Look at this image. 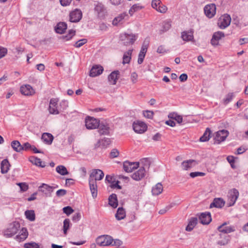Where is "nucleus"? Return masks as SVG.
Wrapping results in <instances>:
<instances>
[{
    "mask_svg": "<svg viewBox=\"0 0 248 248\" xmlns=\"http://www.w3.org/2000/svg\"><path fill=\"white\" fill-rule=\"evenodd\" d=\"M104 176V172L99 169L93 170L90 175L89 183L91 192L93 198L97 195V180H102Z\"/></svg>",
    "mask_w": 248,
    "mask_h": 248,
    "instance_id": "nucleus-1",
    "label": "nucleus"
},
{
    "mask_svg": "<svg viewBox=\"0 0 248 248\" xmlns=\"http://www.w3.org/2000/svg\"><path fill=\"white\" fill-rule=\"evenodd\" d=\"M20 227V225L18 222H13L10 224L7 228L3 231V235L6 238L12 237L17 233Z\"/></svg>",
    "mask_w": 248,
    "mask_h": 248,
    "instance_id": "nucleus-2",
    "label": "nucleus"
},
{
    "mask_svg": "<svg viewBox=\"0 0 248 248\" xmlns=\"http://www.w3.org/2000/svg\"><path fill=\"white\" fill-rule=\"evenodd\" d=\"M138 37V34L123 33L120 35V40L125 46L132 45L134 43Z\"/></svg>",
    "mask_w": 248,
    "mask_h": 248,
    "instance_id": "nucleus-3",
    "label": "nucleus"
},
{
    "mask_svg": "<svg viewBox=\"0 0 248 248\" xmlns=\"http://www.w3.org/2000/svg\"><path fill=\"white\" fill-rule=\"evenodd\" d=\"M113 243V238L109 235H102L96 239V243L100 246L110 245Z\"/></svg>",
    "mask_w": 248,
    "mask_h": 248,
    "instance_id": "nucleus-4",
    "label": "nucleus"
},
{
    "mask_svg": "<svg viewBox=\"0 0 248 248\" xmlns=\"http://www.w3.org/2000/svg\"><path fill=\"white\" fill-rule=\"evenodd\" d=\"M231 21V18L230 16L228 14H225L219 18L217 24L220 29H224L230 25Z\"/></svg>",
    "mask_w": 248,
    "mask_h": 248,
    "instance_id": "nucleus-5",
    "label": "nucleus"
},
{
    "mask_svg": "<svg viewBox=\"0 0 248 248\" xmlns=\"http://www.w3.org/2000/svg\"><path fill=\"white\" fill-rule=\"evenodd\" d=\"M133 128L136 133L141 134L147 130V125L143 122L135 121L133 124Z\"/></svg>",
    "mask_w": 248,
    "mask_h": 248,
    "instance_id": "nucleus-6",
    "label": "nucleus"
},
{
    "mask_svg": "<svg viewBox=\"0 0 248 248\" xmlns=\"http://www.w3.org/2000/svg\"><path fill=\"white\" fill-rule=\"evenodd\" d=\"M85 126L88 129H93L97 128L99 121L93 117L88 116L85 119Z\"/></svg>",
    "mask_w": 248,
    "mask_h": 248,
    "instance_id": "nucleus-7",
    "label": "nucleus"
},
{
    "mask_svg": "<svg viewBox=\"0 0 248 248\" xmlns=\"http://www.w3.org/2000/svg\"><path fill=\"white\" fill-rule=\"evenodd\" d=\"M229 135V132L225 129L219 130L216 133L214 138L215 142L219 144L222 141H224Z\"/></svg>",
    "mask_w": 248,
    "mask_h": 248,
    "instance_id": "nucleus-8",
    "label": "nucleus"
},
{
    "mask_svg": "<svg viewBox=\"0 0 248 248\" xmlns=\"http://www.w3.org/2000/svg\"><path fill=\"white\" fill-rule=\"evenodd\" d=\"M204 12L207 17L210 18H212L216 13V5L214 3L206 5L204 8Z\"/></svg>",
    "mask_w": 248,
    "mask_h": 248,
    "instance_id": "nucleus-9",
    "label": "nucleus"
},
{
    "mask_svg": "<svg viewBox=\"0 0 248 248\" xmlns=\"http://www.w3.org/2000/svg\"><path fill=\"white\" fill-rule=\"evenodd\" d=\"M229 223L225 222L217 227V230L220 233L227 234L235 231V227L233 226H227Z\"/></svg>",
    "mask_w": 248,
    "mask_h": 248,
    "instance_id": "nucleus-10",
    "label": "nucleus"
},
{
    "mask_svg": "<svg viewBox=\"0 0 248 248\" xmlns=\"http://www.w3.org/2000/svg\"><path fill=\"white\" fill-rule=\"evenodd\" d=\"M70 21L71 22H78L82 17V13L81 10L76 9L70 12L69 15Z\"/></svg>",
    "mask_w": 248,
    "mask_h": 248,
    "instance_id": "nucleus-11",
    "label": "nucleus"
},
{
    "mask_svg": "<svg viewBox=\"0 0 248 248\" xmlns=\"http://www.w3.org/2000/svg\"><path fill=\"white\" fill-rule=\"evenodd\" d=\"M54 189L55 187L50 186L44 183L39 186V191L43 193L46 197H50L51 193Z\"/></svg>",
    "mask_w": 248,
    "mask_h": 248,
    "instance_id": "nucleus-12",
    "label": "nucleus"
},
{
    "mask_svg": "<svg viewBox=\"0 0 248 248\" xmlns=\"http://www.w3.org/2000/svg\"><path fill=\"white\" fill-rule=\"evenodd\" d=\"M110 142L111 140L110 139L104 138L103 139L98 140L97 142L94 144L93 149L94 150H96L98 148L106 149L110 144Z\"/></svg>",
    "mask_w": 248,
    "mask_h": 248,
    "instance_id": "nucleus-13",
    "label": "nucleus"
},
{
    "mask_svg": "<svg viewBox=\"0 0 248 248\" xmlns=\"http://www.w3.org/2000/svg\"><path fill=\"white\" fill-rule=\"evenodd\" d=\"M139 163L138 162H131L128 161H125L123 163V168L125 171L131 172L134 170L139 167Z\"/></svg>",
    "mask_w": 248,
    "mask_h": 248,
    "instance_id": "nucleus-14",
    "label": "nucleus"
},
{
    "mask_svg": "<svg viewBox=\"0 0 248 248\" xmlns=\"http://www.w3.org/2000/svg\"><path fill=\"white\" fill-rule=\"evenodd\" d=\"M106 181L110 184V186L111 188H117L121 189L122 186L119 185L120 182L119 181H115L113 176L109 175H107L105 178Z\"/></svg>",
    "mask_w": 248,
    "mask_h": 248,
    "instance_id": "nucleus-15",
    "label": "nucleus"
},
{
    "mask_svg": "<svg viewBox=\"0 0 248 248\" xmlns=\"http://www.w3.org/2000/svg\"><path fill=\"white\" fill-rule=\"evenodd\" d=\"M21 93L27 96L32 95L35 93V91L32 87L28 84L23 85L20 87Z\"/></svg>",
    "mask_w": 248,
    "mask_h": 248,
    "instance_id": "nucleus-16",
    "label": "nucleus"
},
{
    "mask_svg": "<svg viewBox=\"0 0 248 248\" xmlns=\"http://www.w3.org/2000/svg\"><path fill=\"white\" fill-rule=\"evenodd\" d=\"M200 222L204 225L209 224L212 221L211 214L209 212L202 213L199 216Z\"/></svg>",
    "mask_w": 248,
    "mask_h": 248,
    "instance_id": "nucleus-17",
    "label": "nucleus"
},
{
    "mask_svg": "<svg viewBox=\"0 0 248 248\" xmlns=\"http://www.w3.org/2000/svg\"><path fill=\"white\" fill-rule=\"evenodd\" d=\"M224 37V33L222 31H217L215 32L211 40V44L214 46L218 45V41L222 37Z\"/></svg>",
    "mask_w": 248,
    "mask_h": 248,
    "instance_id": "nucleus-18",
    "label": "nucleus"
},
{
    "mask_svg": "<svg viewBox=\"0 0 248 248\" xmlns=\"http://www.w3.org/2000/svg\"><path fill=\"white\" fill-rule=\"evenodd\" d=\"M103 68L102 66L98 65L93 66L90 71V76L92 77H95L101 75L103 71Z\"/></svg>",
    "mask_w": 248,
    "mask_h": 248,
    "instance_id": "nucleus-19",
    "label": "nucleus"
},
{
    "mask_svg": "<svg viewBox=\"0 0 248 248\" xmlns=\"http://www.w3.org/2000/svg\"><path fill=\"white\" fill-rule=\"evenodd\" d=\"M58 101L56 99L52 98L50 100L49 106V111L50 114H58L59 112L57 109Z\"/></svg>",
    "mask_w": 248,
    "mask_h": 248,
    "instance_id": "nucleus-20",
    "label": "nucleus"
},
{
    "mask_svg": "<svg viewBox=\"0 0 248 248\" xmlns=\"http://www.w3.org/2000/svg\"><path fill=\"white\" fill-rule=\"evenodd\" d=\"M98 132L101 135H108L109 133V126L107 123L101 122L99 123V125L97 126Z\"/></svg>",
    "mask_w": 248,
    "mask_h": 248,
    "instance_id": "nucleus-21",
    "label": "nucleus"
},
{
    "mask_svg": "<svg viewBox=\"0 0 248 248\" xmlns=\"http://www.w3.org/2000/svg\"><path fill=\"white\" fill-rule=\"evenodd\" d=\"M239 196V192L236 189H233L229 193V198L230 199L229 205H233L236 202Z\"/></svg>",
    "mask_w": 248,
    "mask_h": 248,
    "instance_id": "nucleus-22",
    "label": "nucleus"
},
{
    "mask_svg": "<svg viewBox=\"0 0 248 248\" xmlns=\"http://www.w3.org/2000/svg\"><path fill=\"white\" fill-rule=\"evenodd\" d=\"M145 169L144 167H141L137 171L135 172L131 176L132 179L136 181H140L145 176Z\"/></svg>",
    "mask_w": 248,
    "mask_h": 248,
    "instance_id": "nucleus-23",
    "label": "nucleus"
},
{
    "mask_svg": "<svg viewBox=\"0 0 248 248\" xmlns=\"http://www.w3.org/2000/svg\"><path fill=\"white\" fill-rule=\"evenodd\" d=\"M120 75L118 70H115L111 72L108 76V80L112 85H115Z\"/></svg>",
    "mask_w": 248,
    "mask_h": 248,
    "instance_id": "nucleus-24",
    "label": "nucleus"
},
{
    "mask_svg": "<svg viewBox=\"0 0 248 248\" xmlns=\"http://www.w3.org/2000/svg\"><path fill=\"white\" fill-rule=\"evenodd\" d=\"M28 236V232L27 229L25 228H22L20 231V234L16 235L15 239L18 242H21L25 240Z\"/></svg>",
    "mask_w": 248,
    "mask_h": 248,
    "instance_id": "nucleus-25",
    "label": "nucleus"
},
{
    "mask_svg": "<svg viewBox=\"0 0 248 248\" xmlns=\"http://www.w3.org/2000/svg\"><path fill=\"white\" fill-rule=\"evenodd\" d=\"M181 37L182 39L186 42L192 41L194 39L193 31L190 30L188 31H184L181 33Z\"/></svg>",
    "mask_w": 248,
    "mask_h": 248,
    "instance_id": "nucleus-26",
    "label": "nucleus"
},
{
    "mask_svg": "<svg viewBox=\"0 0 248 248\" xmlns=\"http://www.w3.org/2000/svg\"><path fill=\"white\" fill-rule=\"evenodd\" d=\"M225 205V202L221 198H215L210 204V207H216L221 208Z\"/></svg>",
    "mask_w": 248,
    "mask_h": 248,
    "instance_id": "nucleus-27",
    "label": "nucleus"
},
{
    "mask_svg": "<svg viewBox=\"0 0 248 248\" xmlns=\"http://www.w3.org/2000/svg\"><path fill=\"white\" fill-rule=\"evenodd\" d=\"M219 235L220 240L217 241V245L219 246H225L230 241L229 235L222 233H220Z\"/></svg>",
    "mask_w": 248,
    "mask_h": 248,
    "instance_id": "nucleus-28",
    "label": "nucleus"
},
{
    "mask_svg": "<svg viewBox=\"0 0 248 248\" xmlns=\"http://www.w3.org/2000/svg\"><path fill=\"white\" fill-rule=\"evenodd\" d=\"M30 161L36 166L41 168H44L46 166L45 162L41 161V159L32 156H31L29 158Z\"/></svg>",
    "mask_w": 248,
    "mask_h": 248,
    "instance_id": "nucleus-29",
    "label": "nucleus"
},
{
    "mask_svg": "<svg viewBox=\"0 0 248 248\" xmlns=\"http://www.w3.org/2000/svg\"><path fill=\"white\" fill-rule=\"evenodd\" d=\"M67 28L66 23L61 22L57 24L55 30L56 32L59 34L63 33Z\"/></svg>",
    "mask_w": 248,
    "mask_h": 248,
    "instance_id": "nucleus-30",
    "label": "nucleus"
},
{
    "mask_svg": "<svg viewBox=\"0 0 248 248\" xmlns=\"http://www.w3.org/2000/svg\"><path fill=\"white\" fill-rule=\"evenodd\" d=\"M41 138L45 143L48 145L52 143L54 139L52 135L48 133H44L42 135Z\"/></svg>",
    "mask_w": 248,
    "mask_h": 248,
    "instance_id": "nucleus-31",
    "label": "nucleus"
},
{
    "mask_svg": "<svg viewBox=\"0 0 248 248\" xmlns=\"http://www.w3.org/2000/svg\"><path fill=\"white\" fill-rule=\"evenodd\" d=\"M94 10L97 13L98 16L99 17H102L105 15V9L102 3H97L94 7Z\"/></svg>",
    "mask_w": 248,
    "mask_h": 248,
    "instance_id": "nucleus-32",
    "label": "nucleus"
},
{
    "mask_svg": "<svg viewBox=\"0 0 248 248\" xmlns=\"http://www.w3.org/2000/svg\"><path fill=\"white\" fill-rule=\"evenodd\" d=\"M10 166V164L7 159H4L1 162L0 168H1V172L2 174H4L7 173L9 170V167Z\"/></svg>",
    "mask_w": 248,
    "mask_h": 248,
    "instance_id": "nucleus-33",
    "label": "nucleus"
},
{
    "mask_svg": "<svg viewBox=\"0 0 248 248\" xmlns=\"http://www.w3.org/2000/svg\"><path fill=\"white\" fill-rule=\"evenodd\" d=\"M109 204L113 208H116L118 205L117 195L112 194L108 198Z\"/></svg>",
    "mask_w": 248,
    "mask_h": 248,
    "instance_id": "nucleus-34",
    "label": "nucleus"
},
{
    "mask_svg": "<svg viewBox=\"0 0 248 248\" xmlns=\"http://www.w3.org/2000/svg\"><path fill=\"white\" fill-rule=\"evenodd\" d=\"M198 222L197 217H191L188 222V225L186 228V230L188 232L191 231Z\"/></svg>",
    "mask_w": 248,
    "mask_h": 248,
    "instance_id": "nucleus-35",
    "label": "nucleus"
},
{
    "mask_svg": "<svg viewBox=\"0 0 248 248\" xmlns=\"http://www.w3.org/2000/svg\"><path fill=\"white\" fill-rule=\"evenodd\" d=\"M126 216L125 211L123 207H119L115 214V217L118 220L124 219Z\"/></svg>",
    "mask_w": 248,
    "mask_h": 248,
    "instance_id": "nucleus-36",
    "label": "nucleus"
},
{
    "mask_svg": "<svg viewBox=\"0 0 248 248\" xmlns=\"http://www.w3.org/2000/svg\"><path fill=\"white\" fill-rule=\"evenodd\" d=\"M11 145L13 150L16 152H20L23 150L22 145L18 140H13Z\"/></svg>",
    "mask_w": 248,
    "mask_h": 248,
    "instance_id": "nucleus-37",
    "label": "nucleus"
},
{
    "mask_svg": "<svg viewBox=\"0 0 248 248\" xmlns=\"http://www.w3.org/2000/svg\"><path fill=\"white\" fill-rule=\"evenodd\" d=\"M127 15L124 13H123L116 17L112 21V24L113 25H117L119 23L122 24L123 20L125 17L127 16Z\"/></svg>",
    "mask_w": 248,
    "mask_h": 248,
    "instance_id": "nucleus-38",
    "label": "nucleus"
},
{
    "mask_svg": "<svg viewBox=\"0 0 248 248\" xmlns=\"http://www.w3.org/2000/svg\"><path fill=\"white\" fill-rule=\"evenodd\" d=\"M163 191V186L161 183H157L153 187L152 192L154 195H158L161 194Z\"/></svg>",
    "mask_w": 248,
    "mask_h": 248,
    "instance_id": "nucleus-39",
    "label": "nucleus"
},
{
    "mask_svg": "<svg viewBox=\"0 0 248 248\" xmlns=\"http://www.w3.org/2000/svg\"><path fill=\"white\" fill-rule=\"evenodd\" d=\"M133 49H129L127 51L125 52L123 56V64L129 63L131 59V55Z\"/></svg>",
    "mask_w": 248,
    "mask_h": 248,
    "instance_id": "nucleus-40",
    "label": "nucleus"
},
{
    "mask_svg": "<svg viewBox=\"0 0 248 248\" xmlns=\"http://www.w3.org/2000/svg\"><path fill=\"white\" fill-rule=\"evenodd\" d=\"M168 117L171 119L175 120L178 124H181L183 122V117L178 115L177 113L173 112L169 114Z\"/></svg>",
    "mask_w": 248,
    "mask_h": 248,
    "instance_id": "nucleus-41",
    "label": "nucleus"
},
{
    "mask_svg": "<svg viewBox=\"0 0 248 248\" xmlns=\"http://www.w3.org/2000/svg\"><path fill=\"white\" fill-rule=\"evenodd\" d=\"M211 131L209 128H207L203 134L200 138V141L202 142H205L208 141L210 138Z\"/></svg>",
    "mask_w": 248,
    "mask_h": 248,
    "instance_id": "nucleus-42",
    "label": "nucleus"
},
{
    "mask_svg": "<svg viewBox=\"0 0 248 248\" xmlns=\"http://www.w3.org/2000/svg\"><path fill=\"white\" fill-rule=\"evenodd\" d=\"M195 162V161L193 159L184 161L182 163V167L184 170H187L192 167V164Z\"/></svg>",
    "mask_w": 248,
    "mask_h": 248,
    "instance_id": "nucleus-43",
    "label": "nucleus"
},
{
    "mask_svg": "<svg viewBox=\"0 0 248 248\" xmlns=\"http://www.w3.org/2000/svg\"><path fill=\"white\" fill-rule=\"evenodd\" d=\"M25 215L27 219L32 221L35 219V215L33 210H27L25 212Z\"/></svg>",
    "mask_w": 248,
    "mask_h": 248,
    "instance_id": "nucleus-44",
    "label": "nucleus"
},
{
    "mask_svg": "<svg viewBox=\"0 0 248 248\" xmlns=\"http://www.w3.org/2000/svg\"><path fill=\"white\" fill-rule=\"evenodd\" d=\"M76 35V31L74 30H70L68 34L62 36V38L64 41H69L71 40L73 36Z\"/></svg>",
    "mask_w": 248,
    "mask_h": 248,
    "instance_id": "nucleus-45",
    "label": "nucleus"
},
{
    "mask_svg": "<svg viewBox=\"0 0 248 248\" xmlns=\"http://www.w3.org/2000/svg\"><path fill=\"white\" fill-rule=\"evenodd\" d=\"M56 171L62 175H65L69 173L66 168L62 165H60L56 167Z\"/></svg>",
    "mask_w": 248,
    "mask_h": 248,
    "instance_id": "nucleus-46",
    "label": "nucleus"
},
{
    "mask_svg": "<svg viewBox=\"0 0 248 248\" xmlns=\"http://www.w3.org/2000/svg\"><path fill=\"white\" fill-rule=\"evenodd\" d=\"M71 225L70 221L69 218H66L63 221V231L65 235L67 234V231Z\"/></svg>",
    "mask_w": 248,
    "mask_h": 248,
    "instance_id": "nucleus-47",
    "label": "nucleus"
},
{
    "mask_svg": "<svg viewBox=\"0 0 248 248\" xmlns=\"http://www.w3.org/2000/svg\"><path fill=\"white\" fill-rule=\"evenodd\" d=\"M142 6L139 5V4H134L130 9L129 13L130 15H132L135 12L138 11L142 8Z\"/></svg>",
    "mask_w": 248,
    "mask_h": 248,
    "instance_id": "nucleus-48",
    "label": "nucleus"
},
{
    "mask_svg": "<svg viewBox=\"0 0 248 248\" xmlns=\"http://www.w3.org/2000/svg\"><path fill=\"white\" fill-rule=\"evenodd\" d=\"M171 27V24L170 21H164L163 23V29L160 31V33H162L168 31Z\"/></svg>",
    "mask_w": 248,
    "mask_h": 248,
    "instance_id": "nucleus-49",
    "label": "nucleus"
},
{
    "mask_svg": "<svg viewBox=\"0 0 248 248\" xmlns=\"http://www.w3.org/2000/svg\"><path fill=\"white\" fill-rule=\"evenodd\" d=\"M87 40L86 39H82L80 40H78L77 41L75 44L74 45V46L75 47L79 48L81 46H82L83 45L87 43Z\"/></svg>",
    "mask_w": 248,
    "mask_h": 248,
    "instance_id": "nucleus-50",
    "label": "nucleus"
},
{
    "mask_svg": "<svg viewBox=\"0 0 248 248\" xmlns=\"http://www.w3.org/2000/svg\"><path fill=\"white\" fill-rule=\"evenodd\" d=\"M174 203H171L170 205L167 206L165 207V208L159 210L158 212L159 214L163 215L166 213L168 210H169L170 209H171L172 207H173L175 205Z\"/></svg>",
    "mask_w": 248,
    "mask_h": 248,
    "instance_id": "nucleus-51",
    "label": "nucleus"
},
{
    "mask_svg": "<svg viewBox=\"0 0 248 248\" xmlns=\"http://www.w3.org/2000/svg\"><path fill=\"white\" fill-rule=\"evenodd\" d=\"M24 248H40L39 245L35 242L26 243L24 244Z\"/></svg>",
    "mask_w": 248,
    "mask_h": 248,
    "instance_id": "nucleus-52",
    "label": "nucleus"
},
{
    "mask_svg": "<svg viewBox=\"0 0 248 248\" xmlns=\"http://www.w3.org/2000/svg\"><path fill=\"white\" fill-rule=\"evenodd\" d=\"M63 212L67 216L70 215L74 212V210L70 206H67L63 208Z\"/></svg>",
    "mask_w": 248,
    "mask_h": 248,
    "instance_id": "nucleus-53",
    "label": "nucleus"
},
{
    "mask_svg": "<svg viewBox=\"0 0 248 248\" xmlns=\"http://www.w3.org/2000/svg\"><path fill=\"white\" fill-rule=\"evenodd\" d=\"M233 93H229L224 99V103L225 104H228L233 98Z\"/></svg>",
    "mask_w": 248,
    "mask_h": 248,
    "instance_id": "nucleus-54",
    "label": "nucleus"
},
{
    "mask_svg": "<svg viewBox=\"0 0 248 248\" xmlns=\"http://www.w3.org/2000/svg\"><path fill=\"white\" fill-rule=\"evenodd\" d=\"M144 116L148 119H152L154 115V112L153 111L146 110L143 112Z\"/></svg>",
    "mask_w": 248,
    "mask_h": 248,
    "instance_id": "nucleus-55",
    "label": "nucleus"
},
{
    "mask_svg": "<svg viewBox=\"0 0 248 248\" xmlns=\"http://www.w3.org/2000/svg\"><path fill=\"white\" fill-rule=\"evenodd\" d=\"M156 10V11L159 12L161 13H165L167 10V7L165 5L161 3L159 5V6Z\"/></svg>",
    "mask_w": 248,
    "mask_h": 248,
    "instance_id": "nucleus-56",
    "label": "nucleus"
},
{
    "mask_svg": "<svg viewBox=\"0 0 248 248\" xmlns=\"http://www.w3.org/2000/svg\"><path fill=\"white\" fill-rule=\"evenodd\" d=\"M17 185L19 186L21 190L22 191H26L29 188L28 185L25 183H20Z\"/></svg>",
    "mask_w": 248,
    "mask_h": 248,
    "instance_id": "nucleus-57",
    "label": "nucleus"
},
{
    "mask_svg": "<svg viewBox=\"0 0 248 248\" xmlns=\"http://www.w3.org/2000/svg\"><path fill=\"white\" fill-rule=\"evenodd\" d=\"M205 174V173L202 172H192L189 174V175L192 178H195L197 176H203Z\"/></svg>",
    "mask_w": 248,
    "mask_h": 248,
    "instance_id": "nucleus-58",
    "label": "nucleus"
},
{
    "mask_svg": "<svg viewBox=\"0 0 248 248\" xmlns=\"http://www.w3.org/2000/svg\"><path fill=\"white\" fill-rule=\"evenodd\" d=\"M119 155V152L116 149H113L111 150L110 153V157L113 158L117 157Z\"/></svg>",
    "mask_w": 248,
    "mask_h": 248,
    "instance_id": "nucleus-59",
    "label": "nucleus"
},
{
    "mask_svg": "<svg viewBox=\"0 0 248 248\" xmlns=\"http://www.w3.org/2000/svg\"><path fill=\"white\" fill-rule=\"evenodd\" d=\"M7 53V48L2 46H0V59L4 57Z\"/></svg>",
    "mask_w": 248,
    "mask_h": 248,
    "instance_id": "nucleus-60",
    "label": "nucleus"
},
{
    "mask_svg": "<svg viewBox=\"0 0 248 248\" xmlns=\"http://www.w3.org/2000/svg\"><path fill=\"white\" fill-rule=\"evenodd\" d=\"M161 3L160 0H153L152 1V6L153 8L156 9Z\"/></svg>",
    "mask_w": 248,
    "mask_h": 248,
    "instance_id": "nucleus-61",
    "label": "nucleus"
},
{
    "mask_svg": "<svg viewBox=\"0 0 248 248\" xmlns=\"http://www.w3.org/2000/svg\"><path fill=\"white\" fill-rule=\"evenodd\" d=\"M80 218L81 215L78 212L73 215L72 217V220L75 222H77L80 220Z\"/></svg>",
    "mask_w": 248,
    "mask_h": 248,
    "instance_id": "nucleus-62",
    "label": "nucleus"
},
{
    "mask_svg": "<svg viewBox=\"0 0 248 248\" xmlns=\"http://www.w3.org/2000/svg\"><path fill=\"white\" fill-rule=\"evenodd\" d=\"M66 193L67 191L66 190L61 189L56 192V196L59 197H62L66 195Z\"/></svg>",
    "mask_w": 248,
    "mask_h": 248,
    "instance_id": "nucleus-63",
    "label": "nucleus"
},
{
    "mask_svg": "<svg viewBox=\"0 0 248 248\" xmlns=\"http://www.w3.org/2000/svg\"><path fill=\"white\" fill-rule=\"evenodd\" d=\"M32 145H31L29 142L24 143L22 145L23 150L28 151L31 150Z\"/></svg>",
    "mask_w": 248,
    "mask_h": 248,
    "instance_id": "nucleus-64",
    "label": "nucleus"
}]
</instances>
